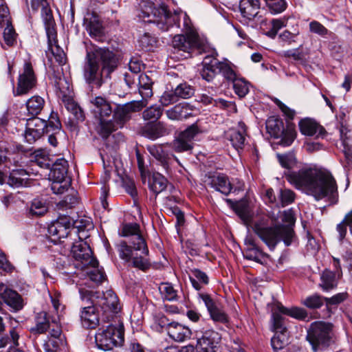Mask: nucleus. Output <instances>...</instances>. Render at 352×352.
Returning a JSON list of instances; mask_svg holds the SVG:
<instances>
[{"instance_id": "obj_40", "label": "nucleus", "mask_w": 352, "mask_h": 352, "mask_svg": "<svg viewBox=\"0 0 352 352\" xmlns=\"http://www.w3.org/2000/svg\"><path fill=\"white\" fill-rule=\"evenodd\" d=\"M189 278L192 287L198 291L203 287V285H206L209 283L208 275L199 269L190 270Z\"/></svg>"}, {"instance_id": "obj_10", "label": "nucleus", "mask_w": 352, "mask_h": 352, "mask_svg": "<svg viewBox=\"0 0 352 352\" xmlns=\"http://www.w3.org/2000/svg\"><path fill=\"white\" fill-rule=\"evenodd\" d=\"M95 342L101 350H112L124 342V330L113 324L99 328L95 335Z\"/></svg>"}, {"instance_id": "obj_16", "label": "nucleus", "mask_w": 352, "mask_h": 352, "mask_svg": "<svg viewBox=\"0 0 352 352\" xmlns=\"http://www.w3.org/2000/svg\"><path fill=\"white\" fill-rule=\"evenodd\" d=\"M146 106L145 100H133L124 104H118L113 113V118L119 127L128 122L133 113L140 111Z\"/></svg>"}, {"instance_id": "obj_47", "label": "nucleus", "mask_w": 352, "mask_h": 352, "mask_svg": "<svg viewBox=\"0 0 352 352\" xmlns=\"http://www.w3.org/2000/svg\"><path fill=\"white\" fill-rule=\"evenodd\" d=\"M32 161L41 168L49 169L52 164L46 151L43 149L36 150L33 153Z\"/></svg>"}, {"instance_id": "obj_5", "label": "nucleus", "mask_w": 352, "mask_h": 352, "mask_svg": "<svg viewBox=\"0 0 352 352\" xmlns=\"http://www.w3.org/2000/svg\"><path fill=\"white\" fill-rule=\"evenodd\" d=\"M181 14V10L171 12L164 3L155 6L153 2L146 1L141 6L139 17L144 23H153L158 30L166 32L174 26L179 27Z\"/></svg>"}, {"instance_id": "obj_62", "label": "nucleus", "mask_w": 352, "mask_h": 352, "mask_svg": "<svg viewBox=\"0 0 352 352\" xmlns=\"http://www.w3.org/2000/svg\"><path fill=\"white\" fill-rule=\"evenodd\" d=\"M72 229H77L78 232H82L85 230H89L93 228V223L91 221L88 219H76L74 220L73 218H72Z\"/></svg>"}, {"instance_id": "obj_2", "label": "nucleus", "mask_w": 352, "mask_h": 352, "mask_svg": "<svg viewBox=\"0 0 352 352\" xmlns=\"http://www.w3.org/2000/svg\"><path fill=\"white\" fill-rule=\"evenodd\" d=\"M120 235L127 239L117 244L119 256L129 266L146 272L151 267L148 258L149 250L145 239L140 233L138 223L123 225Z\"/></svg>"}, {"instance_id": "obj_19", "label": "nucleus", "mask_w": 352, "mask_h": 352, "mask_svg": "<svg viewBox=\"0 0 352 352\" xmlns=\"http://www.w3.org/2000/svg\"><path fill=\"white\" fill-rule=\"evenodd\" d=\"M72 217L67 213L59 212L57 219L48 227V233L54 240L67 238L71 234Z\"/></svg>"}, {"instance_id": "obj_14", "label": "nucleus", "mask_w": 352, "mask_h": 352, "mask_svg": "<svg viewBox=\"0 0 352 352\" xmlns=\"http://www.w3.org/2000/svg\"><path fill=\"white\" fill-rule=\"evenodd\" d=\"M36 85V77L30 61H25L19 73L16 87L13 88L14 96L28 94Z\"/></svg>"}, {"instance_id": "obj_32", "label": "nucleus", "mask_w": 352, "mask_h": 352, "mask_svg": "<svg viewBox=\"0 0 352 352\" xmlns=\"http://www.w3.org/2000/svg\"><path fill=\"white\" fill-rule=\"evenodd\" d=\"M245 244L247 246L245 254V257L247 259L254 261L257 263H261V259L267 256L258 246L254 239L251 238L246 239Z\"/></svg>"}, {"instance_id": "obj_30", "label": "nucleus", "mask_w": 352, "mask_h": 352, "mask_svg": "<svg viewBox=\"0 0 352 352\" xmlns=\"http://www.w3.org/2000/svg\"><path fill=\"white\" fill-rule=\"evenodd\" d=\"M1 298L14 311H18L23 307V300L21 296L13 289L6 288L1 294Z\"/></svg>"}, {"instance_id": "obj_13", "label": "nucleus", "mask_w": 352, "mask_h": 352, "mask_svg": "<svg viewBox=\"0 0 352 352\" xmlns=\"http://www.w3.org/2000/svg\"><path fill=\"white\" fill-rule=\"evenodd\" d=\"M71 254L76 261L75 267L78 269L83 270L89 266H96L98 264V261L93 256L90 246L82 240L73 243Z\"/></svg>"}, {"instance_id": "obj_38", "label": "nucleus", "mask_w": 352, "mask_h": 352, "mask_svg": "<svg viewBox=\"0 0 352 352\" xmlns=\"http://www.w3.org/2000/svg\"><path fill=\"white\" fill-rule=\"evenodd\" d=\"M138 90L139 93L142 97V100H145L147 103L146 99L153 95L152 91V80L145 74H141L138 76Z\"/></svg>"}, {"instance_id": "obj_52", "label": "nucleus", "mask_w": 352, "mask_h": 352, "mask_svg": "<svg viewBox=\"0 0 352 352\" xmlns=\"http://www.w3.org/2000/svg\"><path fill=\"white\" fill-rule=\"evenodd\" d=\"M234 93L240 98H244L250 91V83L243 78L239 77L233 82Z\"/></svg>"}, {"instance_id": "obj_64", "label": "nucleus", "mask_w": 352, "mask_h": 352, "mask_svg": "<svg viewBox=\"0 0 352 352\" xmlns=\"http://www.w3.org/2000/svg\"><path fill=\"white\" fill-rule=\"evenodd\" d=\"M154 324L158 326L160 329H166L168 331V328L172 324L173 321H170L163 313H156L153 316Z\"/></svg>"}, {"instance_id": "obj_7", "label": "nucleus", "mask_w": 352, "mask_h": 352, "mask_svg": "<svg viewBox=\"0 0 352 352\" xmlns=\"http://www.w3.org/2000/svg\"><path fill=\"white\" fill-rule=\"evenodd\" d=\"M218 74H221L225 79L232 82L239 78V74L229 64L219 61L213 56H205L200 70L201 78L212 82Z\"/></svg>"}, {"instance_id": "obj_27", "label": "nucleus", "mask_w": 352, "mask_h": 352, "mask_svg": "<svg viewBox=\"0 0 352 352\" xmlns=\"http://www.w3.org/2000/svg\"><path fill=\"white\" fill-rule=\"evenodd\" d=\"M142 133L145 137L152 140H155L161 137L170 133V130L161 122L148 123L142 129Z\"/></svg>"}, {"instance_id": "obj_6", "label": "nucleus", "mask_w": 352, "mask_h": 352, "mask_svg": "<svg viewBox=\"0 0 352 352\" xmlns=\"http://www.w3.org/2000/svg\"><path fill=\"white\" fill-rule=\"evenodd\" d=\"M85 298L91 301L101 311L102 320L107 322L113 318L115 314L119 310V300L116 293L109 289L100 294L99 292H89L85 290Z\"/></svg>"}, {"instance_id": "obj_25", "label": "nucleus", "mask_w": 352, "mask_h": 352, "mask_svg": "<svg viewBox=\"0 0 352 352\" xmlns=\"http://www.w3.org/2000/svg\"><path fill=\"white\" fill-rule=\"evenodd\" d=\"M226 201L230 205L236 214L240 217L246 226H252L254 228V222H252V212L250 208V204L246 200H240L239 201L234 202L230 199H226Z\"/></svg>"}, {"instance_id": "obj_61", "label": "nucleus", "mask_w": 352, "mask_h": 352, "mask_svg": "<svg viewBox=\"0 0 352 352\" xmlns=\"http://www.w3.org/2000/svg\"><path fill=\"white\" fill-rule=\"evenodd\" d=\"M277 158L280 165L287 169H291L296 164V159L294 154H277Z\"/></svg>"}, {"instance_id": "obj_20", "label": "nucleus", "mask_w": 352, "mask_h": 352, "mask_svg": "<svg viewBox=\"0 0 352 352\" xmlns=\"http://www.w3.org/2000/svg\"><path fill=\"white\" fill-rule=\"evenodd\" d=\"M197 336V352H216L221 338L218 332L212 329H206L201 332V336Z\"/></svg>"}, {"instance_id": "obj_50", "label": "nucleus", "mask_w": 352, "mask_h": 352, "mask_svg": "<svg viewBox=\"0 0 352 352\" xmlns=\"http://www.w3.org/2000/svg\"><path fill=\"white\" fill-rule=\"evenodd\" d=\"M289 333H275L271 339V345L273 350L276 352L283 349L289 342Z\"/></svg>"}, {"instance_id": "obj_18", "label": "nucleus", "mask_w": 352, "mask_h": 352, "mask_svg": "<svg viewBox=\"0 0 352 352\" xmlns=\"http://www.w3.org/2000/svg\"><path fill=\"white\" fill-rule=\"evenodd\" d=\"M168 143L166 144L148 145L146 146L149 153L165 170L169 168L170 165L172 164L173 161H176L179 164L178 158L173 153L174 151L168 147Z\"/></svg>"}, {"instance_id": "obj_60", "label": "nucleus", "mask_w": 352, "mask_h": 352, "mask_svg": "<svg viewBox=\"0 0 352 352\" xmlns=\"http://www.w3.org/2000/svg\"><path fill=\"white\" fill-rule=\"evenodd\" d=\"M174 91H175L177 98H189L193 96L195 93L194 88L186 82L179 84Z\"/></svg>"}, {"instance_id": "obj_46", "label": "nucleus", "mask_w": 352, "mask_h": 352, "mask_svg": "<svg viewBox=\"0 0 352 352\" xmlns=\"http://www.w3.org/2000/svg\"><path fill=\"white\" fill-rule=\"evenodd\" d=\"M278 309L280 313L298 320H305L308 316L307 311L301 307L287 308L280 305L278 306Z\"/></svg>"}, {"instance_id": "obj_21", "label": "nucleus", "mask_w": 352, "mask_h": 352, "mask_svg": "<svg viewBox=\"0 0 352 352\" xmlns=\"http://www.w3.org/2000/svg\"><path fill=\"white\" fill-rule=\"evenodd\" d=\"M47 122L39 118H30L27 120L25 139L30 143H34L40 139L45 133Z\"/></svg>"}, {"instance_id": "obj_15", "label": "nucleus", "mask_w": 352, "mask_h": 352, "mask_svg": "<svg viewBox=\"0 0 352 352\" xmlns=\"http://www.w3.org/2000/svg\"><path fill=\"white\" fill-rule=\"evenodd\" d=\"M81 298L83 301L86 300L87 305L82 308L80 311V320L82 325L86 329H96L102 320L101 311L94 303L85 298V291L80 290Z\"/></svg>"}, {"instance_id": "obj_12", "label": "nucleus", "mask_w": 352, "mask_h": 352, "mask_svg": "<svg viewBox=\"0 0 352 352\" xmlns=\"http://www.w3.org/2000/svg\"><path fill=\"white\" fill-rule=\"evenodd\" d=\"M200 133H201V130L197 123H194L179 132L175 139L168 143V146L175 153L190 154L195 144V141Z\"/></svg>"}, {"instance_id": "obj_49", "label": "nucleus", "mask_w": 352, "mask_h": 352, "mask_svg": "<svg viewBox=\"0 0 352 352\" xmlns=\"http://www.w3.org/2000/svg\"><path fill=\"white\" fill-rule=\"evenodd\" d=\"M48 208L45 202L38 199L32 200L31 205L28 209V214L30 217L43 216L47 212Z\"/></svg>"}, {"instance_id": "obj_17", "label": "nucleus", "mask_w": 352, "mask_h": 352, "mask_svg": "<svg viewBox=\"0 0 352 352\" xmlns=\"http://www.w3.org/2000/svg\"><path fill=\"white\" fill-rule=\"evenodd\" d=\"M172 43L175 50L183 52L188 54H190L195 50H201L203 45L197 33L175 35L173 37Z\"/></svg>"}, {"instance_id": "obj_35", "label": "nucleus", "mask_w": 352, "mask_h": 352, "mask_svg": "<svg viewBox=\"0 0 352 352\" xmlns=\"http://www.w3.org/2000/svg\"><path fill=\"white\" fill-rule=\"evenodd\" d=\"M168 118L170 120H180L186 119L192 115V109L188 108L186 103H179L166 112Z\"/></svg>"}, {"instance_id": "obj_41", "label": "nucleus", "mask_w": 352, "mask_h": 352, "mask_svg": "<svg viewBox=\"0 0 352 352\" xmlns=\"http://www.w3.org/2000/svg\"><path fill=\"white\" fill-rule=\"evenodd\" d=\"M50 68L52 70V74L50 76V79L53 81L56 89L65 94V91L69 89L68 82L63 76V73L58 67L56 68L55 66H52Z\"/></svg>"}, {"instance_id": "obj_8", "label": "nucleus", "mask_w": 352, "mask_h": 352, "mask_svg": "<svg viewBox=\"0 0 352 352\" xmlns=\"http://www.w3.org/2000/svg\"><path fill=\"white\" fill-rule=\"evenodd\" d=\"M307 339L315 351L329 346L334 342L333 324L323 321L312 323L307 331Z\"/></svg>"}, {"instance_id": "obj_29", "label": "nucleus", "mask_w": 352, "mask_h": 352, "mask_svg": "<svg viewBox=\"0 0 352 352\" xmlns=\"http://www.w3.org/2000/svg\"><path fill=\"white\" fill-rule=\"evenodd\" d=\"M260 8V0H241L239 2V10L241 15L250 21L258 16Z\"/></svg>"}, {"instance_id": "obj_31", "label": "nucleus", "mask_w": 352, "mask_h": 352, "mask_svg": "<svg viewBox=\"0 0 352 352\" xmlns=\"http://www.w3.org/2000/svg\"><path fill=\"white\" fill-rule=\"evenodd\" d=\"M168 335L176 342H184L190 338L191 331L189 328L177 322H173L168 328Z\"/></svg>"}, {"instance_id": "obj_54", "label": "nucleus", "mask_w": 352, "mask_h": 352, "mask_svg": "<svg viewBox=\"0 0 352 352\" xmlns=\"http://www.w3.org/2000/svg\"><path fill=\"white\" fill-rule=\"evenodd\" d=\"M272 328L275 333H289L285 326V318L280 314L272 313Z\"/></svg>"}, {"instance_id": "obj_42", "label": "nucleus", "mask_w": 352, "mask_h": 352, "mask_svg": "<svg viewBox=\"0 0 352 352\" xmlns=\"http://www.w3.org/2000/svg\"><path fill=\"white\" fill-rule=\"evenodd\" d=\"M168 184L167 179L159 173H154L151 181L149 183V188L156 195L164 191Z\"/></svg>"}, {"instance_id": "obj_39", "label": "nucleus", "mask_w": 352, "mask_h": 352, "mask_svg": "<svg viewBox=\"0 0 352 352\" xmlns=\"http://www.w3.org/2000/svg\"><path fill=\"white\" fill-rule=\"evenodd\" d=\"M25 105L28 114L31 118H37L44 107L45 100L39 96H34L27 100Z\"/></svg>"}, {"instance_id": "obj_56", "label": "nucleus", "mask_w": 352, "mask_h": 352, "mask_svg": "<svg viewBox=\"0 0 352 352\" xmlns=\"http://www.w3.org/2000/svg\"><path fill=\"white\" fill-rule=\"evenodd\" d=\"M157 38L149 33H144L138 40L139 46L142 50L151 51L156 45Z\"/></svg>"}, {"instance_id": "obj_55", "label": "nucleus", "mask_w": 352, "mask_h": 352, "mask_svg": "<svg viewBox=\"0 0 352 352\" xmlns=\"http://www.w3.org/2000/svg\"><path fill=\"white\" fill-rule=\"evenodd\" d=\"M16 34L12 24L6 25L3 31L4 43L1 44L3 48L6 49V45L8 47L13 46L16 43Z\"/></svg>"}, {"instance_id": "obj_58", "label": "nucleus", "mask_w": 352, "mask_h": 352, "mask_svg": "<svg viewBox=\"0 0 352 352\" xmlns=\"http://www.w3.org/2000/svg\"><path fill=\"white\" fill-rule=\"evenodd\" d=\"M46 122V133H50V131L53 133H60L61 129V123L57 113L52 111L49 117L47 122Z\"/></svg>"}, {"instance_id": "obj_1", "label": "nucleus", "mask_w": 352, "mask_h": 352, "mask_svg": "<svg viewBox=\"0 0 352 352\" xmlns=\"http://www.w3.org/2000/svg\"><path fill=\"white\" fill-rule=\"evenodd\" d=\"M285 177L296 188L305 190L316 200L325 199L329 206L338 202L336 181L327 170L305 168L298 171L288 170L285 173Z\"/></svg>"}, {"instance_id": "obj_59", "label": "nucleus", "mask_w": 352, "mask_h": 352, "mask_svg": "<svg viewBox=\"0 0 352 352\" xmlns=\"http://www.w3.org/2000/svg\"><path fill=\"white\" fill-rule=\"evenodd\" d=\"M324 301V298L316 294L307 297L302 304L309 309H316L320 308Z\"/></svg>"}, {"instance_id": "obj_33", "label": "nucleus", "mask_w": 352, "mask_h": 352, "mask_svg": "<svg viewBox=\"0 0 352 352\" xmlns=\"http://www.w3.org/2000/svg\"><path fill=\"white\" fill-rule=\"evenodd\" d=\"M341 276L329 269H325L321 274L320 286L323 290L329 291L336 288Z\"/></svg>"}, {"instance_id": "obj_51", "label": "nucleus", "mask_w": 352, "mask_h": 352, "mask_svg": "<svg viewBox=\"0 0 352 352\" xmlns=\"http://www.w3.org/2000/svg\"><path fill=\"white\" fill-rule=\"evenodd\" d=\"M267 10L273 14H277L284 12L287 7L286 0H263Z\"/></svg>"}, {"instance_id": "obj_9", "label": "nucleus", "mask_w": 352, "mask_h": 352, "mask_svg": "<svg viewBox=\"0 0 352 352\" xmlns=\"http://www.w3.org/2000/svg\"><path fill=\"white\" fill-rule=\"evenodd\" d=\"M267 132L274 138L279 139L278 143L283 146H290L296 138L294 124L287 123L285 126L281 118L272 116L266 121Z\"/></svg>"}, {"instance_id": "obj_34", "label": "nucleus", "mask_w": 352, "mask_h": 352, "mask_svg": "<svg viewBox=\"0 0 352 352\" xmlns=\"http://www.w3.org/2000/svg\"><path fill=\"white\" fill-rule=\"evenodd\" d=\"M241 131L231 129L227 134V138L229 140L232 146L239 151L242 149L245 140V124L239 123Z\"/></svg>"}, {"instance_id": "obj_44", "label": "nucleus", "mask_w": 352, "mask_h": 352, "mask_svg": "<svg viewBox=\"0 0 352 352\" xmlns=\"http://www.w3.org/2000/svg\"><path fill=\"white\" fill-rule=\"evenodd\" d=\"M159 292L163 300L175 301L178 300L177 291L168 282L160 283Z\"/></svg>"}, {"instance_id": "obj_63", "label": "nucleus", "mask_w": 352, "mask_h": 352, "mask_svg": "<svg viewBox=\"0 0 352 352\" xmlns=\"http://www.w3.org/2000/svg\"><path fill=\"white\" fill-rule=\"evenodd\" d=\"M98 263L96 265V266H91L93 267V270H91L89 272H88L89 278L96 283H101L103 280L106 278L105 273L103 270V269H99L98 267Z\"/></svg>"}, {"instance_id": "obj_11", "label": "nucleus", "mask_w": 352, "mask_h": 352, "mask_svg": "<svg viewBox=\"0 0 352 352\" xmlns=\"http://www.w3.org/2000/svg\"><path fill=\"white\" fill-rule=\"evenodd\" d=\"M68 162L63 158L56 160L50 167L51 190L56 195L63 194L69 188L71 179L68 176Z\"/></svg>"}, {"instance_id": "obj_45", "label": "nucleus", "mask_w": 352, "mask_h": 352, "mask_svg": "<svg viewBox=\"0 0 352 352\" xmlns=\"http://www.w3.org/2000/svg\"><path fill=\"white\" fill-rule=\"evenodd\" d=\"M78 204V199L76 196L74 195H67L65 197L64 199L59 201L56 204V209L59 212H63L69 216L71 212L68 210H71L76 205Z\"/></svg>"}, {"instance_id": "obj_36", "label": "nucleus", "mask_w": 352, "mask_h": 352, "mask_svg": "<svg viewBox=\"0 0 352 352\" xmlns=\"http://www.w3.org/2000/svg\"><path fill=\"white\" fill-rule=\"evenodd\" d=\"M50 318L45 311H41L37 314L35 318V326L30 329L32 334H43L50 329Z\"/></svg>"}, {"instance_id": "obj_48", "label": "nucleus", "mask_w": 352, "mask_h": 352, "mask_svg": "<svg viewBox=\"0 0 352 352\" xmlns=\"http://www.w3.org/2000/svg\"><path fill=\"white\" fill-rule=\"evenodd\" d=\"M163 109L160 105H152L142 113L144 120L150 122H156L162 116Z\"/></svg>"}, {"instance_id": "obj_24", "label": "nucleus", "mask_w": 352, "mask_h": 352, "mask_svg": "<svg viewBox=\"0 0 352 352\" xmlns=\"http://www.w3.org/2000/svg\"><path fill=\"white\" fill-rule=\"evenodd\" d=\"M300 133L307 136H313L316 139L324 138L327 134L325 129L314 119L305 118L298 123Z\"/></svg>"}, {"instance_id": "obj_37", "label": "nucleus", "mask_w": 352, "mask_h": 352, "mask_svg": "<svg viewBox=\"0 0 352 352\" xmlns=\"http://www.w3.org/2000/svg\"><path fill=\"white\" fill-rule=\"evenodd\" d=\"M28 175V173L24 168H13L10 173L8 184L15 188L23 186L26 184Z\"/></svg>"}, {"instance_id": "obj_26", "label": "nucleus", "mask_w": 352, "mask_h": 352, "mask_svg": "<svg viewBox=\"0 0 352 352\" xmlns=\"http://www.w3.org/2000/svg\"><path fill=\"white\" fill-rule=\"evenodd\" d=\"M41 14L47 36L48 45L51 47L52 43H55L57 41L56 30L55 28L56 23L50 6L41 9Z\"/></svg>"}, {"instance_id": "obj_23", "label": "nucleus", "mask_w": 352, "mask_h": 352, "mask_svg": "<svg viewBox=\"0 0 352 352\" xmlns=\"http://www.w3.org/2000/svg\"><path fill=\"white\" fill-rule=\"evenodd\" d=\"M205 182L210 188L226 196L230 195L233 189V186L228 177L221 173L208 175Z\"/></svg>"}, {"instance_id": "obj_53", "label": "nucleus", "mask_w": 352, "mask_h": 352, "mask_svg": "<svg viewBox=\"0 0 352 352\" xmlns=\"http://www.w3.org/2000/svg\"><path fill=\"white\" fill-rule=\"evenodd\" d=\"M295 200V193L290 189H280L278 193V207H285L292 204Z\"/></svg>"}, {"instance_id": "obj_43", "label": "nucleus", "mask_w": 352, "mask_h": 352, "mask_svg": "<svg viewBox=\"0 0 352 352\" xmlns=\"http://www.w3.org/2000/svg\"><path fill=\"white\" fill-rule=\"evenodd\" d=\"M98 120L100 122L96 127V131L103 139H107L112 132L116 131L118 127V126L116 125V122H113L111 120Z\"/></svg>"}, {"instance_id": "obj_28", "label": "nucleus", "mask_w": 352, "mask_h": 352, "mask_svg": "<svg viewBox=\"0 0 352 352\" xmlns=\"http://www.w3.org/2000/svg\"><path fill=\"white\" fill-rule=\"evenodd\" d=\"M91 102L93 105V113L98 119L109 118L113 113L110 102L103 97H95Z\"/></svg>"}, {"instance_id": "obj_22", "label": "nucleus", "mask_w": 352, "mask_h": 352, "mask_svg": "<svg viewBox=\"0 0 352 352\" xmlns=\"http://www.w3.org/2000/svg\"><path fill=\"white\" fill-rule=\"evenodd\" d=\"M199 298L204 302L210 316L214 322L222 324H226L228 322V315L219 307L218 303L209 294L199 293Z\"/></svg>"}, {"instance_id": "obj_3", "label": "nucleus", "mask_w": 352, "mask_h": 352, "mask_svg": "<svg viewBox=\"0 0 352 352\" xmlns=\"http://www.w3.org/2000/svg\"><path fill=\"white\" fill-rule=\"evenodd\" d=\"M119 58L117 54L106 47H94L87 51L83 66V77L92 87L100 88L111 78L118 68Z\"/></svg>"}, {"instance_id": "obj_57", "label": "nucleus", "mask_w": 352, "mask_h": 352, "mask_svg": "<svg viewBox=\"0 0 352 352\" xmlns=\"http://www.w3.org/2000/svg\"><path fill=\"white\" fill-rule=\"evenodd\" d=\"M86 30L89 32L91 36H100L103 33L102 24L95 18L90 19L87 22Z\"/></svg>"}, {"instance_id": "obj_4", "label": "nucleus", "mask_w": 352, "mask_h": 352, "mask_svg": "<svg viewBox=\"0 0 352 352\" xmlns=\"http://www.w3.org/2000/svg\"><path fill=\"white\" fill-rule=\"evenodd\" d=\"M281 221L287 225L280 224L270 226L267 217H259L254 224V232L270 250H274L281 240L283 241L286 246H289L295 239L293 226L296 222V217L294 210L292 209L284 210L281 216Z\"/></svg>"}]
</instances>
